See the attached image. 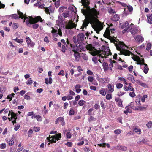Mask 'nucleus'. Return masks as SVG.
<instances>
[{
  "mask_svg": "<svg viewBox=\"0 0 152 152\" xmlns=\"http://www.w3.org/2000/svg\"><path fill=\"white\" fill-rule=\"evenodd\" d=\"M44 20L42 19L40 16L33 18L31 16L26 17L24 19L23 22H26V24L27 26H29L31 24H33L32 27L33 28L36 29L39 27V24L36 23L38 21L42 22Z\"/></svg>",
  "mask_w": 152,
  "mask_h": 152,
  "instance_id": "nucleus-1",
  "label": "nucleus"
},
{
  "mask_svg": "<svg viewBox=\"0 0 152 152\" xmlns=\"http://www.w3.org/2000/svg\"><path fill=\"white\" fill-rule=\"evenodd\" d=\"M118 50L120 51L121 54L124 55L125 56H129L130 54H133L132 52L129 50H126L124 48L125 47H127V46L123 42H119L118 44H115Z\"/></svg>",
  "mask_w": 152,
  "mask_h": 152,
  "instance_id": "nucleus-2",
  "label": "nucleus"
},
{
  "mask_svg": "<svg viewBox=\"0 0 152 152\" xmlns=\"http://www.w3.org/2000/svg\"><path fill=\"white\" fill-rule=\"evenodd\" d=\"M99 13L94 8H92L91 10L87 15V17L91 21V23H96L99 20L97 18Z\"/></svg>",
  "mask_w": 152,
  "mask_h": 152,
  "instance_id": "nucleus-3",
  "label": "nucleus"
},
{
  "mask_svg": "<svg viewBox=\"0 0 152 152\" xmlns=\"http://www.w3.org/2000/svg\"><path fill=\"white\" fill-rule=\"evenodd\" d=\"M90 0H81V3L82 5L84 6L83 8L82 9L81 12L84 15L86 16L91 10L92 8H91L89 6L90 4Z\"/></svg>",
  "mask_w": 152,
  "mask_h": 152,
  "instance_id": "nucleus-4",
  "label": "nucleus"
},
{
  "mask_svg": "<svg viewBox=\"0 0 152 152\" xmlns=\"http://www.w3.org/2000/svg\"><path fill=\"white\" fill-rule=\"evenodd\" d=\"M85 34L82 33H79L77 37L74 36L73 38V41L74 43L76 45L79 44H83V43L86 42L84 39H86V37L85 38Z\"/></svg>",
  "mask_w": 152,
  "mask_h": 152,
  "instance_id": "nucleus-5",
  "label": "nucleus"
},
{
  "mask_svg": "<svg viewBox=\"0 0 152 152\" xmlns=\"http://www.w3.org/2000/svg\"><path fill=\"white\" fill-rule=\"evenodd\" d=\"M110 31L109 29V27L107 28L106 31L104 34V37L107 38L111 42H113L115 44V42H117L114 39V37H112L110 36Z\"/></svg>",
  "mask_w": 152,
  "mask_h": 152,
  "instance_id": "nucleus-6",
  "label": "nucleus"
},
{
  "mask_svg": "<svg viewBox=\"0 0 152 152\" xmlns=\"http://www.w3.org/2000/svg\"><path fill=\"white\" fill-rule=\"evenodd\" d=\"M109 54L110 55L111 54L110 50L108 52H106L103 50H99L96 51V54L95 55H97V56H99V58L101 57L103 58L104 57L105 58H107V56H108Z\"/></svg>",
  "mask_w": 152,
  "mask_h": 152,
  "instance_id": "nucleus-7",
  "label": "nucleus"
},
{
  "mask_svg": "<svg viewBox=\"0 0 152 152\" xmlns=\"http://www.w3.org/2000/svg\"><path fill=\"white\" fill-rule=\"evenodd\" d=\"M94 25H95V28L94 29L96 30V32L99 34L100 30L102 29L103 28V26L101 22L99 20H98V21L96 22Z\"/></svg>",
  "mask_w": 152,
  "mask_h": 152,
  "instance_id": "nucleus-8",
  "label": "nucleus"
},
{
  "mask_svg": "<svg viewBox=\"0 0 152 152\" xmlns=\"http://www.w3.org/2000/svg\"><path fill=\"white\" fill-rule=\"evenodd\" d=\"M89 23L91 25H94L96 23H91V21L89 20L88 18L87 17H86L83 21L82 26L81 27L80 29H82V31H84V30H83V29L85 27L86 28V27L88 26Z\"/></svg>",
  "mask_w": 152,
  "mask_h": 152,
  "instance_id": "nucleus-9",
  "label": "nucleus"
},
{
  "mask_svg": "<svg viewBox=\"0 0 152 152\" xmlns=\"http://www.w3.org/2000/svg\"><path fill=\"white\" fill-rule=\"evenodd\" d=\"M76 25L73 21H69V22L68 24L66 26V29H72L74 28H76Z\"/></svg>",
  "mask_w": 152,
  "mask_h": 152,
  "instance_id": "nucleus-10",
  "label": "nucleus"
},
{
  "mask_svg": "<svg viewBox=\"0 0 152 152\" xmlns=\"http://www.w3.org/2000/svg\"><path fill=\"white\" fill-rule=\"evenodd\" d=\"M47 140H45V142H48V145L53 142L56 143L57 140L55 138H54V137H52V136L51 137L50 135L47 138Z\"/></svg>",
  "mask_w": 152,
  "mask_h": 152,
  "instance_id": "nucleus-11",
  "label": "nucleus"
},
{
  "mask_svg": "<svg viewBox=\"0 0 152 152\" xmlns=\"http://www.w3.org/2000/svg\"><path fill=\"white\" fill-rule=\"evenodd\" d=\"M115 101L116 102V104L119 107H123L122 104L123 101L119 97H116L115 98Z\"/></svg>",
  "mask_w": 152,
  "mask_h": 152,
  "instance_id": "nucleus-12",
  "label": "nucleus"
},
{
  "mask_svg": "<svg viewBox=\"0 0 152 152\" xmlns=\"http://www.w3.org/2000/svg\"><path fill=\"white\" fill-rule=\"evenodd\" d=\"M123 89L125 91H133L134 90L132 86H127L126 85L124 86Z\"/></svg>",
  "mask_w": 152,
  "mask_h": 152,
  "instance_id": "nucleus-13",
  "label": "nucleus"
},
{
  "mask_svg": "<svg viewBox=\"0 0 152 152\" xmlns=\"http://www.w3.org/2000/svg\"><path fill=\"white\" fill-rule=\"evenodd\" d=\"M136 41L139 43H141L144 40L143 37L140 35H137L135 38Z\"/></svg>",
  "mask_w": 152,
  "mask_h": 152,
  "instance_id": "nucleus-14",
  "label": "nucleus"
},
{
  "mask_svg": "<svg viewBox=\"0 0 152 152\" xmlns=\"http://www.w3.org/2000/svg\"><path fill=\"white\" fill-rule=\"evenodd\" d=\"M134 61H136L137 62V64H138L141 65L142 63L144 62V58L141 59L139 57H137L136 59H134L132 57Z\"/></svg>",
  "mask_w": 152,
  "mask_h": 152,
  "instance_id": "nucleus-15",
  "label": "nucleus"
},
{
  "mask_svg": "<svg viewBox=\"0 0 152 152\" xmlns=\"http://www.w3.org/2000/svg\"><path fill=\"white\" fill-rule=\"evenodd\" d=\"M86 42H85V43H83V44H78L79 46V48L80 50V51H81V50H82L83 51H85L86 50Z\"/></svg>",
  "mask_w": 152,
  "mask_h": 152,
  "instance_id": "nucleus-16",
  "label": "nucleus"
},
{
  "mask_svg": "<svg viewBox=\"0 0 152 152\" xmlns=\"http://www.w3.org/2000/svg\"><path fill=\"white\" fill-rule=\"evenodd\" d=\"M102 66L105 72L107 71L109 69L108 65L106 62H103L102 64Z\"/></svg>",
  "mask_w": 152,
  "mask_h": 152,
  "instance_id": "nucleus-17",
  "label": "nucleus"
},
{
  "mask_svg": "<svg viewBox=\"0 0 152 152\" xmlns=\"http://www.w3.org/2000/svg\"><path fill=\"white\" fill-rule=\"evenodd\" d=\"M17 12L18 14L19 15L18 18H20L22 19H23V18H24V19L25 17H27L26 15L25 14L24 15L23 13L21 12L20 11L18 10L17 11Z\"/></svg>",
  "mask_w": 152,
  "mask_h": 152,
  "instance_id": "nucleus-18",
  "label": "nucleus"
},
{
  "mask_svg": "<svg viewBox=\"0 0 152 152\" xmlns=\"http://www.w3.org/2000/svg\"><path fill=\"white\" fill-rule=\"evenodd\" d=\"M138 29L137 28H131L130 29V31L133 35L135 34L138 32Z\"/></svg>",
  "mask_w": 152,
  "mask_h": 152,
  "instance_id": "nucleus-19",
  "label": "nucleus"
},
{
  "mask_svg": "<svg viewBox=\"0 0 152 152\" xmlns=\"http://www.w3.org/2000/svg\"><path fill=\"white\" fill-rule=\"evenodd\" d=\"M10 115H11V119L12 120L13 119H17L18 118L17 117V114L15 113L12 110H11Z\"/></svg>",
  "mask_w": 152,
  "mask_h": 152,
  "instance_id": "nucleus-20",
  "label": "nucleus"
},
{
  "mask_svg": "<svg viewBox=\"0 0 152 152\" xmlns=\"http://www.w3.org/2000/svg\"><path fill=\"white\" fill-rule=\"evenodd\" d=\"M109 91L110 93H112L114 91V86L113 85L110 84L108 85Z\"/></svg>",
  "mask_w": 152,
  "mask_h": 152,
  "instance_id": "nucleus-21",
  "label": "nucleus"
},
{
  "mask_svg": "<svg viewBox=\"0 0 152 152\" xmlns=\"http://www.w3.org/2000/svg\"><path fill=\"white\" fill-rule=\"evenodd\" d=\"M118 80H120V81L123 82V83L124 84H125L126 85H128V83L127 82V80L125 78H124L123 77H118Z\"/></svg>",
  "mask_w": 152,
  "mask_h": 152,
  "instance_id": "nucleus-22",
  "label": "nucleus"
},
{
  "mask_svg": "<svg viewBox=\"0 0 152 152\" xmlns=\"http://www.w3.org/2000/svg\"><path fill=\"white\" fill-rule=\"evenodd\" d=\"M119 19V17L117 14H115L111 18V20L114 21H117Z\"/></svg>",
  "mask_w": 152,
  "mask_h": 152,
  "instance_id": "nucleus-23",
  "label": "nucleus"
},
{
  "mask_svg": "<svg viewBox=\"0 0 152 152\" xmlns=\"http://www.w3.org/2000/svg\"><path fill=\"white\" fill-rule=\"evenodd\" d=\"M75 60L78 61L79 60V58L80 57V53L78 52H75L74 54Z\"/></svg>",
  "mask_w": 152,
  "mask_h": 152,
  "instance_id": "nucleus-24",
  "label": "nucleus"
},
{
  "mask_svg": "<svg viewBox=\"0 0 152 152\" xmlns=\"http://www.w3.org/2000/svg\"><path fill=\"white\" fill-rule=\"evenodd\" d=\"M49 81H48V78H46L45 79V83L47 84H51L53 82L52 79L51 77H50L49 78Z\"/></svg>",
  "mask_w": 152,
  "mask_h": 152,
  "instance_id": "nucleus-25",
  "label": "nucleus"
},
{
  "mask_svg": "<svg viewBox=\"0 0 152 152\" xmlns=\"http://www.w3.org/2000/svg\"><path fill=\"white\" fill-rule=\"evenodd\" d=\"M147 18L148 22L150 24H152V14L148 15Z\"/></svg>",
  "mask_w": 152,
  "mask_h": 152,
  "instance_id": "nucleus-26",
  "label": "nucleus"
},
{
  "mask_svg": "<svg viewBox=\"0 0 152 152\" xmlns=\"http://www.w3.org/2000/svg\"><path fill=\"white\" fill-rule=\"evenodd\" d=\"M127 79L129 80H131L132 82L134 83L135 82V80L133 75H130L129 77L127 78Z\"/></svg>",
  "mask_w": 152,
  "mask_h": 152,
  "instance_id": "nucleus-27",
  "label": "nucleus"
},
{
  "mask_svg": "<svg viewBox=\"0 0 152 152\" xmlns=\"http://www.w3.org/2000/svg\"><path fill=\"white\" fill-rule=\"evenodd\" d=\"M52 137H54L57 140H58L61 138V133H58L56 135L52 136Z\"/></svg>",
  "mask_w": 152,
  "mask_h": 152,
  "instance_id": "nucleus-28",
  "label": "nucleus"
},
{
  "mask_svg": "<svg viewBox=\"0 0 152 152\" xmlns=\"http://www.w3.org/2000/svg\"><path fill=\"white\" fill-rule=\"evenodd\" d=\"M124 7H126L127 9H128V10H129L130 12H132V11L133 10V8L131 6L129 5L127 6L126 4H125Z\"/></svg>",
  "mask_w": 152,
  "mask_h": 152,
  "instance_id": "nucleus-29",
  "label": "nucleus"
},
{
  "mask_svg": "<svg viewBox=\"0 0 152 152\" xmlns=\"http://www.w3.org/2000/svg\"><path fill=\"white\" fill-rule=\"evenodd\" d=\"M133 131L137 133V134H140L141 133V129H137L136 128H135L133 129Z\"/></svg>",
  "mask_w": 152,
  "mask_h": 152,
  "instance_id": "nucleus-30",
  "label": "nucleus"
},
{
  "mask_svg": "<svg viewBox=\"0 0 152 152\" xmlns=\"http://www.w3.org/2000/svg\"><path fill=\"white\" fill-rule=\"evenodd\" d=\"M81 57L83 59L85 60H87L88 59V57L87 55L83 53H82L81 54Z\"/></svg>",
  "mask_w": 152,
  "mask_h": 152,
  "instance_id": "nucleus-31",
  "label": "nucleus"
},
{
  "mask_svg": "<svg viewBox=\"0 0 152 152\" xmlns=\"http://www.w3.org/2000/svg\"><path fill=\"white\" fill-rule=\"evenodd\" d=\"M86 103V101L83 100H81L79 101L78 104L80 106H83Z\"/></svg>",
  "mask_w": 152,
  "mask_h": 152,
  "instance_id": "nucleus-32",
  "label": "nucleus"
},
{
  "mask_svg": "<svg viewBox=\"0 0 152 152\" xmlns=\"http://www.w3.org/2000/svg\"><path fill=\"white\" fill-rule=\"evenodd\" d=\"M100 94L103 96L105 95L106 92L104 88H101L99 91Z\"/></svg>",
  "mask_w": 152,
  "mask_h": 152,
  "instance_id": "nucleus-33",
  "label": "nucleus"
},
{
  "mask_svg": "<svg viewBox=\"0 0 152 152\" xmlns=\"http://www.w3.org/2000/svg\"><path fill=\"white\" fill-rule=\"evenodd\" d=\"M67 7H66L62 6L60 7L59 9V12L60 13L62 12L65 9H66Z\"/></svg>",
  "mask_w": 152,
  "mask_h": 152,
  "instance_id": "nucleus-34",
  "label": "nucleus"
},
{
  "mask_svg": "<svg viewBox=\"0 0 152 152\" xmlns=\"http://www.w3.org/2000/svg\"><path fill=\"white\" fill-rule=\"evenodd\" d=\"M129 23L128 21H126L122 24V25L121 26V28H122L123 29L124 28H125L127 26H129Z\"/></svg>",
  "mask_w": 152,
  "mask_h": 152,
  "instance_id": "nucleus-35",
  "label": "nucleus"
},
{
  "mask_svg": "<svg viewBox=\"0 0 152 152\" xmlns=\"http://www.w3.org/2000/svg\"><path fill=\"white\" fill-rule=\"evenodd\" d=\"M75 111L72 108H71L69 111V115H74Z\"/></svg>",
  "mask_w": 152,
  "mask_h": 152,
  "instance_id": "nucleus-36",
  "label": "nucleus"
},
{
  "mask_svg": "<svg viewBox=\"0 0 152 152\" xmlns=\"http://www.w3.org/2000/svg\"><path fill=\"white\" fill-rule=\"evenodd\" d=\"M147 106H146L145 107H141L139 106L138 107V108H135V110H142L143 109H146L147 107Z\"/></svg>",
  "mask_w": 152,
  "mask_h": 152,
  "instance_id": "nucleus-37",
  "label": "nucleus"
},
{
  "mask_svg": "<svg viewBox=\"0 0 152 152\" xmlns=\"http://www.w3.org/2000/svg\"><path fill=\"white\" fill-rule=\"evenodd\" d=\"M11 111H10L8 109H6L4 111V114H6L8 113V116H10V114L11 113Z\"/></svg>",
  "mask_w": 152,
  "mask_h": 152,
  "instance_id": "nucleus-38",
  "label": "nucleus"
},
{
  "mask_svg": "<svg viewBox=\"0 0 152 152\" xmlns=\"http://www.w3.org/2000/svg\"><path fill=\"white\" fill-rule=\"evenodd\" d=\"M51 6H49L48 7H45V12L47 14H50V12H49V10H50L51 9Z\"/></svg>",
  "mask_w": 152,
  "mask_h": 152,
  "instance_id": "nucleus-39",
  "label": "nucleus"
},
{
  "mask_svg": "<svg viewBox=\"0 0 152 152\" xmlns=\"http://www.w3.org/2000/svg\"><path fill=\"white\" fill-rule=\"evenodd\" d=\"M59 122H61V125L64 126L65 124L64 120V118L62 117H59Z\"/></svg>",
  "mask_w": 152,
  "mask_h": 152,
  "instance_id": "nucleus-40",
  "label": "nucleus"
},
{
  "mask_svg": "<svg viewBox=\"0 0 152 152\" xmlns=\"http://www.w3.org/2000/svg\"><path fill=\"white\" fill-rule=\"evenodd\" d=\"M135 90L133 91L130 92L129 93L130 96L132 98L136 96V95L134 93Z\"/></svg>",
  "mask_w": 152,
  "mask_h": 152,
  "instance_id": "nucleus-41",
  "label": "nucleus"
},
{
  "mask_svg": "<svg viewBox=\"0 0 152 152\" xmlns=\"http://www.w3.org/2000/svg\"><path fill=\"white\" fill-rule=\"evenodd\" d=\"M86 50L87 49L88 50H92V45L91 44H90L87 45H86Z\"/></svg>",
  "mask_w": 152,
  "mask_h": 152,
  "instance_id": "nucleus-42",
  "label": "nucleus"
},
{
  "mask_svg": "<svg viewBox=\"0 0 152 152\" xmlns=\"http://www.w3.org/2000/svg\"><path fill=\"white\" fill-rule=\"evenodd\" d=\"M62 15L65 18H67L69 16V11H67V13H63L61 15Z\"/></svg>",
  "mask_w": 152,
  "mask_h": 152,
  "instance_id": "nucleus-43",
  "label": "nucleus"
},
{
  "mask_svg": "<svg viewBox=\"0 0 152 152\" xmlns=\"http://www.w3.org/2000/svg\"><path fill=\"white\" fill-rule=\"evenodd\" d=\"M108 10V13L110 14H114L115 13L114 10L111 7L109 8Z\"/></svg>",
  "mask_w": 152,
  "mask_h": 152,
  "instance_id": "nucleus-44",
  "label": "nucleus"
},
{
  "mask_svg": "<svg viewBox=\"0 0 152 152\" xmlns=\"http://www.w3.org/2000/svg\"><path fill=\"white\" fill-rule=\"evenodd\" d=\"M152 45L150 43H148L146 46V50H149L151 48Z\"/></svg>",
  "mask_w": 152,
  "mask_h": 152,
  "instance_id": "nucleus-45",
  "label": "nucleus"
},
{
  "mask_svg": "<svg viewBox=\"0 0 152 152\" xmlns=\"http://www.w3.org/2000/svg\"><path fill=\"white\" fill-rule=\"evenodd\" d=\"M11 16L12 18L15 19H17L19 18L18 16L16 14H13L12 15H11Z\"/></svg>",
  "mask_w": 152,
  "mask_h": 152,
  "instance_id": "nucleus-46",
  "label": "nucleus"
},
{
  "mask_svg": "<svg viewBox=\"0 0 152 152\" xmlns=\"http://www.w3.org/2000/svg\"><path fill=\"white\" fill-rule=\"evenodd\" d=\"M146 125L148 128H151L152 127V122L149 121L146 124Z\"/></svg>",
  "mask_w": 152,
  "mask_h": 152,
  "instance_id": "nucleus-47",
  "label": "nucleus"
},
{
  "mask_svg": "<svg viewBox=\"0 0 152 152\" xmlns=\"http://www.w3.org/2000/svg\"><path fill=\"white\" fill-rule=\"evenodd\" d=\"M106 99L108 100H110L112 98V94H107L106 96Z\"/></svg>",
  "mask_w": 152,
  "mask_h": 152,
  "instance_id": "nucleus-48",
  "label": "nucleus"
},
{
  "mask_svg": "<svg viewBox=\"0 0 152 152\" xmlns=\"http://www.w3.org/2000/svg\"><path fill=\"white\" fill-rule=\"evenodd\" d=\"M77 47V46L76 45V46H74V48H72V51L74 52V53L77 52L79 50V49Z\"/></svg>",
  "mask_w": 152,
  "mask_h": 152,
  "instance_id": "nucleus-49",
  "label": "nucleus"
},
{
  "mask_svg": "<svg viewBox=\"0 0 152 152\" xmlns=\"http://www.w3.org/2000/svg\"><path fill=\"white\" fill-rule=\"evenodd\" d=\"M123 85L121 83H117L116 85V87L118 89H120L122 87Z\"/></svg>",
  "mask_w": 152,
  "mask_h": 152,
  "instance_id": "nucleus-50",
  "label": "nucleus"
},
{
  "mask_svg": "<svg viewBox=\"0 0 152 152\" xmlns=\"http://www.w3.org/2000/svg\"><path fill=\"white\" fill-rule=\"evenodd\" d=\"M114 132L116 134H118L121 133V130L119 129H116L114 131Z\"/></svg>",
  "mask_w": 152,
  "mask_h": 152,
  "instance_id": "nucleus-51",
  "label": "nucleus"
},
{
  "mask_svg": "<svg viewBox=\"0 0 152 152\" xmlns=\"http://www.w3.org/2000/svg\"><path fill=\"white\" fill-rule=\"evenodd\" d=\"M96 120V119L94 117L92 116H91L88 119V121L89 122H91L92 121H94Z\"/></svg>",
  "mask_w": 152,
  "mask_h": 152,
  "instance_id": "nucleus-52",
  "label": "nucleus"
},
{
  "mask_svg": "<svg viewBox=\"0 0 152 152\" xmlns=\"http://www.w3.org/2000/svg\"><path fill=\"white\" fill-rule=\"evenodd\" d=\"M130 28V26H128L126 28L124 29L122 31V32L123 34H124L126 32L128 31L129 29Z\"/></svg>",
  "mask_w": 152,
  "mask_h": 152,
  "instance_id": "nucleus-53",
  "label": "nucleus"
},
{
  "mask_svg": "<svg viewBox=\"0 0 152 152\" xmlns=\"http://www.w3.org/2000/svg\"><path fill=\"white\" fill-rule=\"evenodd\" d=\"M66 46L65 45H63L62 46V49L61 50L63 53H64L66 52Z\"/></svg>",
  "mask_w": 152,
  "mask_h": 152,
  "instance_id": "nucleus-54",
  "label": "nucleus"
},
{
  "mask_svg": "<svg viewBox=\"0 0 152 152\" xmlns=\"http://www.w3.org/2000/svg\"><path fill=\"white\" fill-rule=\"evenodd\" d=\"M149 70V68L148 67H144V68L143 72L144 73L146 74L147 73Z\"/></svg>",
  "mask_w": 152,
  "mask_h": 152,
  "instance_id": "nucleus-55",
  "label": "nucleus"
},
{
  "mask_svg": "<svg viewBox=\"0 0 152 152\" xmlns=\"http://www.w3.org/2000/svg\"><path fill=\"white\" fill-rule=\"evenodd\" d=\"M33 82L32 80L31 79V78H30L26 82V83L27 85L28 84H31Z\"/></svg>",
  "mask_w": 152,
  "mask_h": 152,
  "instance_id": "nucleus-56",
  "label": "nucleus"
},
{
  "mask_svg": "<svg viewBox=\"0 0 152 152\" xmlns=\"http://www.w3.org/2000/svg\"><path fill=\"white\" fill-rule=\"evenodd\" d=\"M26 40L27 45L29 44L31 41V39H30L29 37L27 36L26 37Z\"/></svg>",
  "mask_w": 152,
  "mask_h": 152,
  "instance_id": "nucleus-57",
  "label": "nucleus"
},
{
  "mask_svg": "<svg viewBox=\"0 0 152 152\" xmlns=\"http://www.w3.org/2000/svg\"><path fill=\"white\" fill-rule=\"evenodd\" d=\"M12 27L13 29H15L18 27V26L17 23H14L13 24Z\"/></svg>",
  "mask_w": 152,
  "mask_h": 152,
  "instance_id": "nucleus-58",
  "label": "nucleus"
},
{
  "mask_svg": "<svg viewBox=\"0 0 152 152\" xmlns=\"http://www.w3.org/2000/svg\"><path fill=\"white\" fill-rule=\"evenodd\" d=\"M92 61L95 63H96L98 62V58L97 57H94L92 58Z\"/></svg>",
  "mask_w": 152,
  "mask_h": 152,
  "instance_id": "nucleus-59",
  "label": "nucleus"
},
{
  "mask_svg": "<svg viewBox=\"0 0 152 152\" xmlns=\"http://www.w3.org/2000/svg\"><path fill=\"white\" fill-rule=\"evenodd\" d=\"M35 118L38 121H41L42 118L39 115H36Z\"/></svg>",
  "mask_w": 152,
  "mask_h": 152,
  "instance_id": "nucleus-60",
  "label": "nucleus"
},
{
  "mask_svg": "<svg viewBox=\"0 0 152 152\" xmlns=\"http://www.w3.org/2000/svg\"><path fill=\"white\" fill-rule=\"evenodd\" d=\"M66 137L67 138H70L71 137V134L70 132H67L66 134Z\"/></svg>",
  "mask_w": 152,
  "mask_h": 152,
  "instance_id": "nucleus-61",
  "label": "nucleus"
},
{
  "mask_svg": "<svg viewBox=\"0 0 152 152\" xmlns=\"http://www.w3.org/2000/svg\"><path fill=\"white\" fill-rule=\"evenodd\" d=\"M6 146V145L5 143H2L0 145V148L2 149H4Z\"/></svg>",
  "mask_w": 152,
  "mask_h": 152,
  "instance_id": "nucleus-62",
  "label": "nucleus"
},
{
  "mask_svg": "<svg viewBox=\"0 0 152 152\" xmlns=\"http://www.w3.org/2000/svg\"><path fill=\"white\" fill-rule=\"evenodd\" d=\"M35 44L34 42H33L32 41H31L29 43V44H28V47L29 46H30L32 47H33L35 45Z\"/></svg>",
  "mask_w": 152,
  "mask_h": 152,
  "instance_id": "nucleus-63",
  "label": "nucleus"
},
{
  "mask_svg": "<svg viewBox=\"0 0 152 152\" xmlns=\"http://www.w3.org/2000/svg\"><path fill=\"white\" fill-rule=\"evenodd\" d=\"M119 149L120 150L124 151H125L126 150V147L124 146H121L120 147H119Z\"/></svg>",
  "mask_w": 152,
  "mask_h": 152,
  "instance_id": "nucleus-64",
  "label": "nucleus"
}]
</instances>
